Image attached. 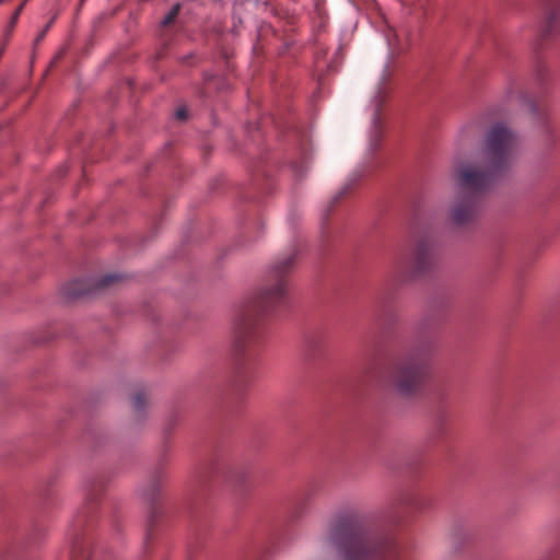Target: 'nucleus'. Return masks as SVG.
Wrapping results in <instances>:
<instances>
[{"label": "nucleus", "mask_w": 560, "mask_h": 560, "mask_svg": "<svg viewBox=\"0 0 560 560\" xmlns=\"http://www.w3.org/2000/svg\"><path fill=\"white\" fill-rule=\"evenodd\" d=\"M517 150V137L504 124L497 122L486 132L474 160L458 170V197L452 212L457 225L471 221L480 194L505 174Z\"/></svg>", "instance_id": "obj_1"}, {"label": "nucleus", "mask_w": 560, "mask_h": 560, "mask_svg": "<svg viewBox=\"0 0 560 560\" xmlns=\"http://www.w3.org/2000/svg\"><path fill=\"white\" fill-rule=\"evenodd\" d=\"M145 405V395L143 392H139L133 397V407L137 411H141Z\"/></svg>", "instance_id": "obj_10"}, {"label": "nucleus", "mask_w": 560, "mask_h": 560, "mask_svg": "<svg viewBox=\"0 0 560 560\" xmlns=\"http://www.w3.org/2000/svg\"><path fill=\"white\" fill-rule=\"evenodd\" d=\"M254 324L250 320L243 318L237 325V343L244 342L247 336L252 332Z\"/></svg>", "instance_id": "obj_7"}, {"label": "nucleus", "mask_w": 560, "mask_h": 560, "mask_svg": "<svg viewBox=\"0 0 560 560\" xmlns=\"http://www.w3.org/2000/svg\"><path fill=\"white\" fill-rule=\"evenodd\" d=\"M557 20L556 15L551 14L546 23V26L544 28V36L550 35L552 33L553 27L556 26Z\"/></svg>", "instance_id": "obj_11"}, {"label": "nucleus", "mask_w": 560, "mask_h": 560, "mask_svg": "<svg viewBox=\"0 0 560 560\" xmlns=\"http://www.w3.org/2000/svg\"><path fill=\"white\" fill-rule=\"evenodd\" d=\"M44 35H45V31L42 34H39V36L37 37V40L42 39L44 37Z\"/></svg>", "instance_id": "obj_16"}, {"label": "nucleus", "mask_w": 560, "mask_h": 560, "mask_svg": "<svg viewBox=\"0 0 560 560\" xmlns=\"http://www.w3.org/2000/svg\"><path fill=\"white\" fill-rule=\"evenodd\" d=\"M432 262V253L427 244H420L415 255V271L422 272L428 269Z\"/></svg>", "instance_id": "obj_6"}, {"label": "nucleus", "mask_w": 560, "mask_h": 560, "mask_svg": "<svg viewBox=\"0 0 560 560\" xmlns=\"http://www.w3.org/2000/svg\"><path fill=\"white\" fill-rule=\"evenodd\" d=\"M24 5H25V2L23 1V2H22V3L16 8V10L13 12V14H12V15H14V20H19L20 14H21V12H22V10H23Z\"/></svg>", "instance_id": "obj_14"}, {"label": "nucleus", "mask_w": 560, "mask_h": 560, "mask_svg": "<svg viewBox=\"0 0 560 560\" xmlns=\"http://www.w3.org/2000/svg\"><path fill=\"white\" fill-rule=\"evenodd\" d=\"M329 538L345 560H370L375 551L370 536L354 516L336 518Z\"/></svg>", "instance_id": "obj_2"}, {"label": "nucleus", "mask_w": 560, "mask_h": 560, "mask_svg": "<svg viewBox=\"0 0 560 560\" xmlns=\"http://www.w3.org/2000/svg\"><path fill=\"white\" fill-rule=\"evenodd\" d=\"M374 129H375V132H378V127H377V115H375V117H374Z\"/></svg>", "instance_id": "obj_15"}, {"label": "nucleus", "mask_w": 560, "mask_h": 560, "mask_svg": "<svg viewBox=\"0 0 560 560\" xmlns=\"http://www.w3.org/2000/svg\"><path fill=\"white\" fill-rule=\"evenodd\" d=\"M71 560H80L79 558L72 557Z\"/></svg>", "instance_id": "obj_17"}, {"label": "nucleus", "mask_w": 560, "mask_h": 560, "mask_svg": "<svg viewBox=\"0 0 560 560\" xmlns=\"http://www.w3.org/2000/svg\"><path fill=\"white\" fill-rule=\"evenodd\" d=\"M425 376V366L422 363H408L400 366L394 375L396 388L400 395L409 396L422 385Z\"/></svg>", "instance_id": "obj_4"}, {"label": "nucleus", "mask_w": 560, "mask_h": 560, "mask_svg": "<svg viewBox=\"0 0 560 560\" xmlns=\"http://www.w3.org/2000/svg\"><path fill=\"white\" fill-rule=\"evenodd\" d=\"M3 2H4V0H0V4L3 3Z\"/></svg>", "instance_id": "obj_18"}, {"label": "nucleus", "mask_w": 560, "mask_h": 560, "mask_svg": "<svg viewBox=\"0 0 560 560\" xmlns=\"http://www.w3.org/2000/svg\"><path fill=\"white\" fill-rule=\"evenodd\" d=\"M179 9H180V5L178 3L175 4L171 9V11L164 16V19L162 21V24L163 25H168L170 23H172L175 20V18L178 15Z\"/></svg>", "instance_id": "obj_9"}, {"label": "nucleus", "mask_w": 560, "mask_h": 560, "mask_svg": "<svg viewBox=\"0 0 560 560\" xmlns=\"http://www.w3.org/2000/svg\"><path fill=\"white\" fill-rule=\"evenodd\" d=\"M121 276L120 275H117V273H109V275H105L103 276L102 278H100L98 280H96L92 287L93 289H101V288H105V287H108L119 280H121Z\"/></svg>", "instance_id": "obj_8"}, {"label": "nucleus", "mask_w": 560, "mask_h": 560, "mask_svg": "<svg viewBox=\"0 0 560 560\" xmlns=\"http://www.w3.org/2000/svg\"><path fill=\"white\" fill-rule=\"evenodd\" d=\"M28 0H24V2L26 3Z\"/></svg>", "instance_id": "obj_19"}, {"label": "nucleus", "mask_w": 560, "mask_h": 560, "mask_svg": "<svg viewBox=\"0 0 560 560\" xmlns=\"http://www.w3.org/2000/svg\"><path fill=\"white\" fill-rule=\"evenodd\" d=\"M92 291V287L88 285L86 281L84 280H74L70 283H68L63 290L62 294L67 300H73L81 296L86 295Z\"/></svg>", "instance_id": "obj_5"}, {"label": "nucleus", "mask_w": 560, "mask_h": 560, "mask_svg": "<svg viewBox=\"0 0 560 560\" xmlns=\"http://www.w3.org/2000/svg\"><path fill=\"white\" fill-rule=\"evenodd\" d=\"M18 23V20H14V15L11 16L9 25L5 30V36L9 37L12 31L14 30L15 25Z\"/></svg>", "instance_id": "obj_12"}, {"label": "nucleus", "mask_w": 560, "mask_h": 560, "mask_svg": "<svg viewBox=\"0 0 560 560\" xmlns=\"http://www.w3.org/2000/svg\"><path fill=\"white\" fill-rule=\"evenodd\" d=\"M293 258L289 257L284 261L276 264L271 269V276L277 281L272 289L262 291L255 301L254 308L260 312L272 310L276 305L282 303L285 295L284 277L289 272Z\"/></svg>", "instance_id": "obj_3"}, {"label": "nucleus", "mask_w": 560, "mask_h": 560, "mask_svg": "<svg viewBox=\"0 0 560 560\" xmlns=\"http://www.w3.org/2000/svg\"><path fill=\"white\" fill-rule=\"evenodd\" d=\"M175 116L177 119L184 120L187 118V110L185 107L177 108Z\"/></svg>", "instance_id": "obj_13"}]
</instances>
